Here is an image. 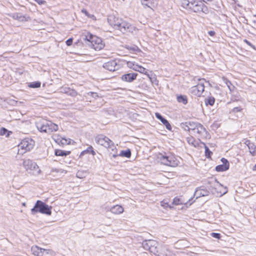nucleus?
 I'll list each match as a JSON object with an SVG mask.
<instances>
[{"label": "nucleus", "mask_w": 256, "mask_h": 256, "mask_svg": "<svg viewBox=\"0 0 256 256\" xmlns=\"http://www.w3.org/2000/svg\"><path fill=\"white\" fill-rule=\"evenodd\" d=\"M38 4L42 5L46 4V1L43 0H34Z\"/></svg>", "instance_id": "6e6d98bb"}, {"label": "nucleus", "mask_w": 256, "mask_h": 256, "mask_svg": "<svg viewBox=\"0 0 256 256\" xmlns=\"http://www.w3.org/2000/svg\"><path fill=\"white\" fill-rule=\"evenodd\" d=\"M194 2V0H180L182 6L186 9H188L190 4Z\"/></svg>", "instance_id": "bb28decb"}, {"label": "nucleus", "mask_w": 256, "mask_h": 256, "mask_svg": "<svg viewBox=\"0 0 256 256\" xmlns=\"http://www.w3.org/2000/svg\"><path fill=\"white\" fill-rule=\"evenodd\" d=\"M23 165L24 168L28 170H35L38 174H40L41 171L36 162L30 159L25 160L23 162Z\"/></svg>", "instance_id": "6e6552de"}, {"label": "nucleus", "mask_w": 256, "mask_h": 256, "mask_svg": "<svg viewBox=\"0 0 256 256\" xmlns=\"http://www.w3.org/2000/svg\"><path fill=\"white\" fill-rule=\"evenodd\" d=\"M60 172V173H64L66 174L67 170L61 169V168H52L50 169V172Z\"/></svg>", "instance_id": "58836bf2"}, {"label": "nucleus", "mask_w": 256, "mask_h": 256, "mask_svg": "<svg viewBox=\"0 0 256 256\" xmlns=\"http://www.w3.org/2000/svg\"><path fill=\"white\" fill-rule=\"evenodd\" d=\"M88 96H92V97H93L94 98H96L98 97V95L97 94L94 93V92H90L88 93Z\"/></svg>", "instance_id": "864d4df0"}, {"label": "nucleus", "mask_w": 256, "mask_h": 256, "mask_svg": "<svg viewBox=\"0 0 256 256\" xmlns=\"http://www.w3.org/2000/svg\"><path fill=\"white\" fill-rule=\"evenodd\" d=\"M137 76L136 73H128L122 75L121 80L125 82H132L136 78Z\"/></svg>", "instance_id": "2eb2a0df"}, {"label": "nucleus", "mask_w": 256, "mask_h": 256, "mask_svg": "<svg viewBox=\"0 0 256 256\" xmlns=\"http://www.w3.org/2000/svg\"><path fill=\"white\" fill-rule=\"evenodd\" d=\"M34 145H26V150H18V154H23L27 151H30V149L33 148Z\"/></svg>", "instance_id": "473e14b6"}, {"label": "nucleus", "mask_w": 256, "mask_h": 256, "mask_svg": "<svg viewBox=\"0 0 256 256\" xmlns=\"http://www.w3.org/2000/svg\"><path fill=\"white\" fill-rule=\"evenodd\" d=\"M192 124H194V122H185V123L182 124L181 126L185 130L189 131L190 132L191 134V128H190V126H192Z\"/></svg>", "instance_id": "393cba45"}, {"label": "nucleus", "mask_w": 256, "mask_h": 256, "mask_svg": "<svg viewBox=\"0 0 256 256\" xmlns=\"http://www.w3.org/2000/svg\"><path fill=\"white\" fill-rule=\"evenodd\" d=\"M208 188L214 194L215 192H218V189L222 187V185L217 180L216 178H212L208 182Z\"/></svg>", "instance_id": "1a4fd4ad"}, {"label": "nucleus", "mask_w": 256, "mask_h": 256, "mask_svg": "<svg viewBox=\"0 0 256 256\" xmlns=\"http://www.w3.org/2000/svg\"><path fill=\"white\" fill-rule=\"evenodd\" d=\"M86 154H91L92 156H94L96 154V152L91 145H90V146L88 147L86 150H82L80 152L79 157L82 158V156Z\"/></svg>", "instance_id": "412c9836"}, {"label": "nucleus", "mask_w": 256, "mask_h": 256, "mask_svg": "<svg viewBox=\"0 0 256 256\" xmlns=\"http://www.w3.org/2000/svg\"><path fill=\"white\" fill-rule=\"evenodd\" d=\"M184 204V202L182 201V199L180 198H178V197H175L173 199V201L172 202V204L174 205H180V204Z\"/></svg>", "instance_id": "e433bc0d"}, {"label": "nucleus", "mask_w": 256, "mask_h": 256, "mask_svg": "<svg viewBox=\"0 0 256 256\" xmlns=\"http://www.w3.org/2000/svg\"><path fill=\"white\" fill-rule=\"evenodd\" d=\"M95 142L97 144H104L106 143H109L110 142V140L106 136L102 134H100L96 137Z\"/></svg>", "instance_id": "f3484780"}, {"label": "nucleus", "mask_w": 256, "mask_h": 256, "mask_svg": "<svg viewBox=\"0 0 256 256\" xmlns=\"http://www.w3.org/2000/svg\"><path fill=\"white\" fill-rule=\"evenodd\" d=\"M137 72L142 73V74H144L147 76V74H149L146 68H144L143 66H141L140 67L138 70H137Z\"/></svg>", "instance_id": "c03bdc74"}, {"label": "nucleus", "mask_w": 256, "mask_h": 256, "mask_svg": "<svg viewBox=\"0 0 256 256\" xmlns=\"http://www.w3.org/2000/svg\"><path fill=\"white\" fill-rule=\"evenodd\" d=\"M227 192H228L227 190H224V192H222L221 190H220L219 193L220 194V196H222V195L226 193Z\"/></svg>", "instance_id": "bf43d9fd"}, {"label": "nucleus", "mask_w": 256, "mask_h": 256, "mask_svg": "<svg viewBox=\"0 0 256 256\" xmlns=\"http://www.w3.org/2000/svg\"><path fill=\"white\" fill-rule=\"evenodd\" d=\"M40 82H32L29 84V86L32 88H38L40 86Z\"/></svg>", "instance_id": "37998d69"}, {"label": "nucleus", "mask_w": 256, "mask_h": 256, "mask_svg": "<svg viewBox=\"0 0 256 256\" xmlns=\"http://www.w3.org/2000/svg\"><path fill=\"white\" fill-rule=\"evenodd\" d=\"M241 110H242V108L240 107H236V108H234L232 110V112H240Z\"/></svg>", "instance_id": "09e8293b"}, {"label": "nucleus", "mask_w": 256, "mask_h": 256, "mask_svg": "<svg viewBox=\"0 0 256 256\" xmlns=\"http://www.w3.org/2000/svg\"><path fill=\"white\" fill-rule=\"evenodd\" d=\"M31 251L36 256H46L48 254V250L40 248L38 246H33L31 248Z\"/></svg>", "instance_id": "9b49d317"}, {"label": "nucleus", "mask_w": 256, "mask_h": 256, "mask_svg": "<svg viewBox=\"0 0 256 256\" xmlns=\"http://www.w3.org/2000/svg\"><path fill=\"white\" fill-rule=\"evenodd\" d=\"M177 100L178 102L186 104L188 102L186 96H185L180 95L176 96Z\"/></svg>", "instance_id": "cd10ccee"}, {"label": "nucleus", "mask_w": 256, "mask_h": 256, "mask_svg": "<svg viewBox=\"0 0 256 256\" xmlns=\"http://www.w3.org/2000/svg\"><path fill=\"white\" fill-rule=\"evenodd\" d=\"M115 145L114 144H112V145H108V148H112V150H113L114 148H116V147L114 146Z\"/></svg>", "instance_id": "e2e57ef3"}, {"label": "nucleus", "mask_w": 256, "mask_h": 256, "mask_svg": "<svg viewBox=\"0 0 256 256\" xmlns=\"http://www.w3.org/2000/svg\"><path fill=\"white\" fill-rule=\"evenodd\" d=\"M124 210L122 206L120 205H116L113 206L110 209V211L114 214H122L124 212Z\"/></svg>", "instance_id": "aec40b11"}, {"label": "nucleus", "mask_w": 256, "mask_h": 256, "mask_svg": "<svg viewBox=\"0 0 256 256\" xmlns=\"http://www.w3.org/2000/svg\"><path fill=\"white\" fill-rule=\"evenodd\" d=\"M244 41V42H246L248 44V45H250V42L246 40H245Z\"/></svg>", "instance_id": "69168bd1"}, {"label": "nucleus", "mask_w": 256, "mask_h": 256, "mask_svg": "<svg viewBox=\"0 0 256 256\" xmlns=\"http://www.w3.org/2000/svg\"><path fill=\"white\" fill-rule=\"evenodd\" d=\"M72 38H70L66 41V44L68 46H70L72 44Z\"/></svg>", "instance_id": "5fc2aeb1"}, {"label": "nucleus", "mask_w": 256, "mask_h": 256, "mask_svg": "<svg viewBox=\"0 0 256 256\" xmlns=\"http://www.w3.org/2000/svg\"><path fill=\"white\" fill-rule=\"evenodd\" d=\"M215 102V99L214 97L208 96L205 100V103L206 105L210 104V106H212Z\"/></svg>", "instance_id": "f704fd0d"}, {"label": "nucleus", "mask_w": 256, "mask_h": 256, "mask_svg": "<svg viewBox=\"0 0 256 256\" xmlns=\"http://www.w3.org/2000/svg\"><path fill=\"white\" fill-rule=\"evenodd\" d=\"M205 149V156L208 158L212 159L211 157L212 154V152L209 149L207 145H204Z\"/></svg>", "instance_id": "c756f323"}, {"label": "nucleus", "mask_w": 256, "mask_h": 256, "mask_svg": "<svg viewBox=\"0 0 256 256\" xmlns=\"http://www.w3.org/2000/svg\"><path fill=\"white\" fill-rule=\"evenodd\" d=\"M157 242L152 240H145L142 242V246L146 250H148L150 248L151 246L154 244H156Z\"/></svg>", "instance_id": "a211bd4d"}, {"label": "nucleus", "mask_w": 256, "mask_h": 256, "mask_svg": "<svg viewBox=\"0 0 256 256\" xmlns=\"http://www.w3.org/2000/svg\"><path fill=\"white\" fill-rule=\"evenodd\" d=\"M118 155L120 156L130 158L132 155L131 150L130 148H128L126 150H122L120 151Z\"/></svg>", "instance_id": "5701e85b"}, {"label": "nucleus", "mask_w": 256, "mask_h": 256, "mask_svg": "<svg viewBox=\"0 0 256 256\" xmlns=\"http://www.w3.org/2000/svg\"><path fill=\"white\" fill-rule=\"evenodd\" d=\"M147 76L149 78L150 80L153 84H154L156 86L158 84V80H157L155 75L154 76H150V74H147Z\"/></svg>", "instance_id": "c9c22d12"}, {"label": "nucleus", "mask_w": 256, "mask_h": 256, "mask_svg": "<svg viewBox=\"0 0 256 256\" xmlns=\"http://www.w3.org/2000/svg\"><path fill=\"white\" fill-rule=\"evenodd\" d=\"M253 170H256V164L254 165V168H253Z\"/></svg>", "instance_id": "338daca9"}, {"label": "nucleus", "mask_w": 256, "mask_h": 256, "mask_svg": "<svg viewBox=\"0 0 256 256\" xmlns=\"http://www.w3.org/2000/svg\"><path fill=\"white\" fill-rule=\"evenodd\" d=\"M52 206H49L45 202L38 200L33 208L31 209V214L34 215L38 212L50 216L52 214Z\"/></svg>", "instance_id": "20e7f679"}, {"label": "nucleus", "mask_w": 256, "mask_h": 256, "mask_svg": "<svg viewBox=\"0 0 256 256\" xmlns=\"http://www.w3.org/2000/svg\"><path fill=\"white\" fill-rule=\"evenodd\" d=\"M118 156H119L118 154H113L112 156V157L114 158H116Z\"/></svg>", "instance_id": "0e129e2a"}, {"label": "nucleus", "mask_w": 256, "mask_h": 256, "mask_svg": "<svg viewBox=\"0 0 256 256\" xmlns=\"http://www.w3.org/2000/svg\"><path fill=\"white\" fill-rule=\"evenodd\" d=\"M191 128V134H200L206 136V132L204 127L200 124L194 122Z\"/></svg>", "instance_id": "423d86ee"}, {"label": "nucleus", "mask_w": 256, "mask_h": 256, "mask_svg": "<svg viewBox=\"0 0 256 256\" xmlns=\"http://www.w3.org/2000/svg\"><path fill=\"white\" fill-rule=\"evenodd\" d=\"M103 67L110 71L114 72L118 69L119 66L115 60H112L104 63Z\"/></svg>", "instance_id": "ddd939ff"}, {"label": "nucleus", "mask_w": 256, "mask_h": 256, "mask_svg": "<svg viewBox=\"0 0 256 256\" xmlns=\"http://www.w3.org/2000/svg\"><path fill=\"white\" fill-rule=\"evenodd\" d=\"M252 156H256V145H246Z\"/></svg>", "instance_id": "72a5a7b5"}, {"label": "nucleus", "mask_w": 256, "mask_h": 256, "mask_svg": "<svg viewBox=\"0 0 256 256\" xmlns=\"http://www.w3.org/2000/svg\"><path fill=\"white\" fill-rule=\"evenodd\" d=\"M187 141L188 144H194V138L192 136L187 138Z\"/></svg>", "instance_id": "3c124183"}, {"label": "nucleus", "mask_w": 256, "mask_h": 256, "mask_svg": "<svg viewBox=\"0 0 256 256\" xmlns=\"http://www.w3.org/2000/svg\"><path fill=\"white\" fill-rule=\"evenodd\" d=\"M71 153L70 150H64L60 149L54 150V154L56 156H66Z\"/></svg>", "instance_id": "4be33fe9"}, {"label": "nucleus", "mask_w": 256, "mask_h": 256, "mask_svg": "<svg viewBox=\"0 0 256 256\" xmlns=\"http://www.w3.org/2000/svg\"><path fill=\"white\" fill-rule=\"evenodd\" d=\"M18 150H26V146H24V145H21L20 148H18Z\"/></svg>", "instance_id": "680f3d73"}, {"label": "nucleus", "mask_w": 256, "mask_h": 256, "mask_svg": "<svg viewBox=\"0 0 256 256\" xmlns=\"http://www.w3.org/2000/svg\"><path fill=\"white\" fill-rule=\"evenodd\" d=\"M230 92H232L234 90V86L231 84H226Z\"/></svg>", "instance_id": "8fccbe9b"}, {"label": "nucleus", "mask_w": 256, "mask_h": 256, "mask_svg": "<svg viewBox=\"0 0 256 256\" xmlns=\"http://www.w3.org/2000/svg\"><path fill=\"white\" fill-rule=\"evenodd\" d=\"M156 117L160 120V122L166 126V128L168 130H170L172 128V126L158 112H156L155 114Z\"/></svg>", "instance_id": "6ab92c4d"}, {"label": "nucleus", "mask_w": 256, "mask_h": 256, "mask_svg": "<svg viewBox=\"0 0 256 256\" xmlns=\"http://www.w3.org/2000/svg\"><path fill=\"white\" fill-rule=\"evenodd\" d=\"M86 38L88 41L91 42L94 48L96 50H100L104 47V44L100 38L90 34L89 38L86 36Z\"/></svg>", "instance_id": "39448f33"}, {"label": "nucleus", "mask_w": 256, "mask_h": 256, "mask_svg": "<svg viewBox=\"0 0 256 256\" xmlns=\"http://www.w3.org/2000/svg\"><path fill=\"white\" fill-rule=\"evenodd\" d=\"M140 65L137 64H134V68H132V70H135V71H137V70H138V68H140Z\"/></svg>", "instance_id": "13d9d810"}, {"label": "nucleus", "mask_w": 256, "mask_h": 256, "mask_svg": "<svg viewBox=\"0 0 256 256\" xmlns=\"http://www.w3.org/2000/svg\"><path fill=\"white\" fill-rule=\"evenodd\" d=\"M14 19L18 20L20 22H24L28 20V18L25 16H22L18 13L14 14L12 16Z\"/></svg>", "instance_id": "b1692460"}, {"label": "nucleus", "mask_w": 256, "mask_h": 256, "mask_svg": "<svg viewBox=\"0 0 256 256\" xmlns=\"http://www.w3.org/2000/svg\"><path fill=\"white\" fill-rule=\"evenodd\" d=\"M209 194V191L205 188L204 186H200L196 188L194 194V196L196 197V198H198L202 196H207Z\"/></svg>", "instance_id": "f8f14e48"}, {"label": "nucleus", "mask_w": 256, "mask_h": 256, "mask_svg": "<svg viewBox=\"0 0 256 256\" xmlns=\"http://www.w3.org/2000/svg\"><path fill=\"white\" fill-rule=\"evenodd\" d=\"M220 161L222 164L216 166L215 168L216 170L218 172H222L228 170L230 168L228 160L224 158H222Z\"/></svg>", "instance_id": "9d476101"}, {"label": "nucleus", "mask_w": 256, "mask_h": 256, "mask_svg": "<svg viewBox=\"0 0 256 256\" xmlns=\"http://www.w3.org/2000/svg\"><path fill=\"white\" fill-rule=\"evenodd\" d=\"M208 34L210 36H214L215 34V32H214V31H210L208 32Z\"/></svg>", "instance_id": "052dcab7"}, {"label": "nucleus", "mask_w": 256, "mask_h": 256, "mask_svg": "<svg viewBox=\"0 0 256 256\" xmlns=\"http://www.w3.org/2000/svg\"><path fill=\"white\" fill-rule=\"evenodd\" d=\"M34 142L30 138H26L23 139L21 142V144H32Z\"/></svg>", "instance_id": "4c0bfd02"}, {"label": "nucleus", "mask_w": 256, "mask_h": 256, "mask_svg": "<svg viewBox=\"0 0 256 256\" xmlns=\"http://www.w3.org/2000/svg\"><path fill=\"white\" fill-rule=\"evenodd\" d=\"M198 3V2H196V0H194V2H191L190 4V7L188 10H190L192 11L193 8H194V6H196V4Z\"/></svg>", "instance_id": "49530a36"}, {"label": "nucleus", "mask_w": 256, "mask_h": 256, "mask_svg": "<svg viewBox=\"0 0 256 256\" xmlns=\"http://www.w3.org/2000/svg\"><path fill=\"white\" fill-rule=\"evenodd\" d=\"M194 146V147L195 148H196L197 146H199V145H196V144H194V145H193Z\"/></svg>", "instance_id": "774afa93"}, {"label": "nucleus", "mask_w": 256, "mask_h": 256, "mask_svg": "<svg viewBox=\"0 0 256 256\" xmlns=\"http://www.w3.org/2000/svg\"><path fill=\"white\" fill-rule=\"evenodd\" d=\"M82 12L83 14H84L86 16H87L88 17L90 18H92V20H96V16L94 15V14H89L87 10H82Z\"/></svg>", "instance_id": "a19ab883"}, {"label": "nucleus", "mask_w": 256, "mask_h": 256, "mask_svg": "<svg viewBox=\"0 0 256 256\" xmlns=\"http://www.w3.org/2000/svg\"><path fill=\"white\" fill-rule=\"evenodd\" d=\"M62 89L63 92L66 93L71 96H76L77 95V92L74 90H71L70 88H65Z\"/></svg>", "instance_id": "a878e982"}, {"label": "nucleus", "mask_w": 256, "mask_h": 256, "mask_svg": "<svg viewBox=\"0 0 256 256\" xmlns=\"http://www.w3.org/2000/svg\"><path fill=\"white\" fill-rule=\"evenodd\" d=\"M204 80H199V82L196 86H192L190 89L191 93L198 96H200L204 90Z\"/></svg>", "instance_id": "0eeeda50"}, {"label": "nucleus", "mask_w": 256, "mask_h": 256, "mask_svg": "<svg viewBox=\"0 0 256 256\" xmlns=\"http://www.w3.org/2000/svg\"><path fill=\"white\" fill-rule=\"evenodd\" d=\"M142 6L152 9L158 2V0H140Z\"/></svg>", "instance_id": "dca6fc26"}, {"label": "nucleus", "mask_w": 256, "mask_h": 256, "mask_svg": "<svg viewBox=\"0 0 256 256\" xmlns=\"http://www.w3.org/2000/svg\"><path fill=\"white\" fill-rule=\"evenodd\" d=\"M11 134V131H8L4 128H0V136H6V137H8Z\"/></svg>", "instance_id": "c85d7f7f"}, {"label": "nucleus", "mask_w": 256, "mask_h": 256, "mask_svg": "<svg viewBox=\"0 0 256 256\" xmlns=\"http://www.w3.org/2000/svg\"><path fill=\"white\" fill-rule=\"evenodd\" d=\"M157 158L162 164L166 166L176 167L179 163L178 159L170 153L159 152Z\"/></svg>", "instance_id": "f03ea898"}, {"label": "nucleus", "mask_w": 256, "mask_h": 256, "mask_svg": "<svg viewBox=\"0 0 256 256\" xmlns=\"http://www.w3.org/2000/svg\"><path fill=\"white\" fill-rule=\"evenodd\" d=\"M136 62H134L128 61L126 62L127 66L128 68L132 69V68L134 67Z\"/></svg>", "instance_id": "de8ad7c7"}, {"label": "nucleus", "mask_w": 256, "mask_h": 256, "mask_svg": "<svg viewBox=\"0 0 256 256\" xmlns=\"http://www.w3.org/2000/svg\"><path fill=\"white\" fill-rule=\"evenodd\" d=\"M52 139L57 144H70L71 140L70 138L66 139L58 134H54Z\"/></svg>", "instance_id": "4468645a"}, {"label": "nucleus", "mask_w": 256, "mask_h": 256, "mask_svg": "<svg viewBox=\"0 0 256 256\" xmlns=\"http://www.w3.org/2000/svg\"><path fill=\"white\" fill-rule=\"evenodd\" d=\"M222 78L226 84H231V82L230 80H228L226 78L222 76Z\"/></svg>", "instance_id": "603ef678"}, {"label": "nucleus", "mask_w": 256, "mask_h": 256, "mask_svg": "<svg viewBox=\"0 0 256 256\" xmlns=\"http://www.w3.org/2000/svg\"><path fill=\"white\" fill-rule=\"evenodd\" d=\"M108 22L114 28L120 30L122 33L128 34L134 33L136 29L134 26L121 18L114 16H110L108 18Z\"/></svg>", "instance_id": "f257e3e1"}, {"label": "nucleus", "mask_w": 256, "mask_h": 256, "mask_svg": "<svg viewBox=\"0 0 256 256\" xmlns=\"http://www.w3.org/2000/svg\"><path fill=\"white\" fill-rule=\"evenodd\" d=\"M210 234L212 237L218 240L220 239L222 237L220 234L218 232H212Z\"/></svg>", "instance_id": "a18cd8bd"}, {"label": "nucleus", "mask_w": 256, "mask_h": 256, "mask_svg": "<svg viewBox=\"0 0 256 256\" xmlns=\"http://www.w3.org/2000/svg\"><path fill=\"white\" fill-rule=\"evenodd\" d=\"M126 48L130 50H132V52H140V50L138 48V47L136 46H126Z\"/></svg>", "instance_id": "79ce46f5"}, {"label": "nucleus", "mask_w": 256, "mask_h": 256, "mask_svg": "<svg viewBox=\"0 0 256 256\" xmlns=\"http://www.w3.org/2000/svg\"><path fill=\"white\" fill-rule=\"evenodd\" d=\"M161 206L164 208H169L170 210L174 208V206L170 204L168 202H165L164 200L161 202Z\"/></svg>", "instance_id": "ea45409f"}, {"label": "nucleus", "mask_w": 256, "mask_h": 256, "mask_svg": "<svg viewBox=\"0 0 256 256\" xmlns=\"http://www.w3.org/2000/svg\"><path fill=\"white\" fill-rule=\"evenodd\" d=\"M203 4L201 2H198V3L196 4V6H194V8H193L192 12H200L202 10V6Z\"/></svg>", "instance_id": "2f4dec72"}, {"label": "nucleus", "mask_w": 256, "mask_h": 256, "mask_svg": "<svg viewBox=\"0 0 256 256\" xmlns=\"http://www.w3.org/2000/svg\"><path fill=\"white\" fill-rule=\"evenodd\" d=\"M36 124L38 130L42 132L50 134L56 131L58 128L57 124L44 120H38Z\"/></svg>", "instance_id": "7ed1b4c3"}, {"label": "nucleus", "mask_w": 256, "mask_h": 256, "mask_svg": "<svg viewBox=\"0 0 256 256\" xmlns=\"http://www.w3.org/2000/svg\"><path fill=\"white\" fill-rule=\"evenodd\" d=\"M156 256H166L167 254H165L164 252H160V250L158 251V252L156 254Z\"/></svg>", "instance_id": "4d7b16f0"}, {"label": "nucleus", "mask_w": 256, "mask_h": 256, "mask_svg": "<svg viewBox=\"0 0 256 256\" xmlns=\"http://www.w3.org/2000/svg\"><path fill=\"white\" fill-rule=\"evenodd\" d=\"M158 243L157 242L156 244H154V246H152L150 248L149 250V251L153 253L154 255H156L159 250V248H158Z\"/></svg>", "instance_id": "7c9ffc66"}]
</instances>
